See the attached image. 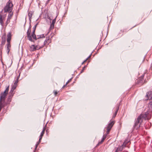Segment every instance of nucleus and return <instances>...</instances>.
<instances>
[{
  "instance_id": "c756f323",
  "label": "nucleus",
  "mask_w": 152,
  "mask_h": 152,
  "mask_svg": "<svg viewBox=\"0 0 152 152\" xmlns=\"http://www.w3.org/2000/svg\"><path fill=\"white\" fill-rule=\"evenodd\" d=\"M32 15L31 13H28V15L29 18H30V17H31Z\"/></svg>"
},
{
  "instance_id": "5701e85b",
  "label": "nucleus",
  "mask_w": 152,
  "mask_h": 152,
  "mask_svg": "<svg viewBox=\"0 0 152 152\" xmlns=\"http://www.w3.org/2000/svg\"><path fill=\"white\" fill-rule=\"evenodd\" d=\"M9 86H8L7 88H6L5 90L4 91V92H5V93H7V94H8V91L9 90Z\"/></svg>"
},
{
  "instance_id": "4c0bfd02",
  "label": "nucleus",
  "mask_w": 152,
  "mask_h": 152,
  "mask_svg": "<svg viewBox=\"0 0 152 152\" xmlns=\"http://www.w3.org/2000/svg\"><path fill=\"white\" fill-rule=\"evenodd\" d=\"M88 60V58H86V60H85L84 61H83V62L85 63V62L87 60Z\"/></svg>"
},
{
  "instance_id": "ea45409f",
  "label": "nucleus",
  "mask_w": 152,
  "mask_h": 152,
  "mask_svg": "<svg viewBox=\"0 0 152 152\" xmlns=\"http://www.w3.org/2000/svg\"><path fill=\"white\" fill-rule=\"evenodd\" d=\"M36 28H33V30H34V31H35V30H36Z\"/></svg>"
},
{
  "instance_id": "423d86ee",
  "label": "nucleus",
  "mask_w": 152,
  "mask_h": 152,
  "mask_svg": "<svg viewBox=\"0 0 152 152\" xmlns=\"http://www.w3.org/2000/svg\"><path fill=\"white\" fill-rule=\"evenodd\" d=\"M114 122L113 121H112L110 122V123L109 124L108 126L107 127V134H109V132L110 130L112 127L113 126L114 124Z\"/></svg>"
},
{
  "instance_id": "f3484780",
  "label": "nucleus",
  "mask_w": 152,
  "mask_h": 152,
  "mask_svg": "<svg viewBox=\"0 0 152 152\" xmlns=\"http://www.w3.org/2000/svg\"><path fill=\"white\" fill-rule=\"evenodd\" d=\"M124 146V143L122 144V146L120 147L119 148H118L116 150L115 152H118V151H122L123 148Z\"/></svg>"
},
{
  "instance_id": "a211bd4d",
  "label": "nucleus",
  "mask_w": 152,
  "mask_h": 152,
  "mask_svg": "<svg viewBox=\"0 0 152 152\" xmlns=\"http://www.w3.org/2000/svg\"><path fill=\"white\" fill-rule=\"evenodd\" d=\"M13 96L9 95L8 96V99L7 100V103L10 102L11 101V99Z\"/></svg>"
},
{
  "instance_id": "7c9ffc66",
  "label": "nucleus",
  "mask_w": 152,
  "mask_h": 152,
  "mask_svg": "<svg viewBox=\"0 0 152 152\" xmlns=\"http://www.w3.org/2000/svg\"><path fill=\"white\" fill-rule=\"evenodd\" d=\"M58 94V92L57 91H55L54 92V94L55 95H56Z\"/></svg>"
},
{
  "instance_id": "6e6552de",
  "label": "nucleus",
  "mask_w": 152,
  "mask_h": 152,
  "mask_svg": "<svg viewBox=\"0 0 152 152\" xmlns=\"http://www.w3.org/2000/svg\"><path fill=\"white\" fill-rule=\"evenodd\" d=\"M124 148L125 147H128L129 145L130 144V139L129 137L126 139L124 141Z\"/></svg>"
},
{
  "instance_id": "9b49d317",
  "label": "nucleus",
  "mask_w": 152,
  "mask_h": 152,
  "mask_svg": "<svg viewBox=\"0 0 152 152\" xmlns=\"http://www.w3.org/2000/svg\"><path fill=\"white\" fill-rule=\"evenodd\" d=\"M30 50L31 51H34L36 50H38V49L37 48V46H35L34 45H32L30 46Z\"/></svg>"
},
{
  "instance_id": "473e14b6",
  "label": "nucleus",
  "mask_w": 152,
  "mask_h": 152,
  "mask_svg": "<svg viewBox=\"0 0 152 152\" xmlns=\"http://www.w3.org/2000/svg\"><path fill=\"white\" fill-rule=\"evenodd\" d=\"M20 74H19V75L17 77V79H16V80H18V79L19 78V77H20Z\"/></svg>"
},
{
  "instance_id": "a19ab883",
  "label": "nucleus",
  "mask_w": 152,
  "mask_h": 152,
  "mask_svg": "<svg viewBox=\"0 0 152 152\" xmlns=\"http://www.w3.org/2000/svg\"><path fill=\"white\" fill-rule=\"evenodd\" d=\"M50 0H48V2Z\"/></svg>"
},
{
  "instance_id": "7ed1b4c3",
  "label": "nucleus",
  "mask_w": 152,
  "mask_h": 152,
  "mask_svg": "<svg viewBox=\"0 0 152 152\" xmlns=\"http://www.w3.org/2000/svg\"><path fill=\"white\" fill-rule=\"evenodd\" d=\"M147 100H149L148 107L152 109V91H150L147 93L146 96Z\"/></svg>"
},
{
  "instance_id": "bb28decb",
  "label": "nucleus",
  "mask_w": 152,
  "mask_h": 152,
  "mask_svg": "<svg viewBox=\"0 0 152 152\" xmlns=\"http://www.w3.org/2000/svg\"><path fill=\"white\" fill-rule=\"evenodd\" d=\"M14 93H13V91H10L9 92V95L13 96V94Z\"/></svg>"
},
{
  "instance_id": "dca6fc26",
  "label": "nucleus",
  "mask_w": 152,
  "mask_h": 152,
  "mask_svg": "<svg viewBox=\"0 0 152 152\" xmlns=\"http://www.w3.org/2000/svg\"><path fill=\"white\" fill-rule=\"evenodd\" d=\"M106 138V135H104L103 136V137L102 140L99 142L98 144H97V145H99L101 144L102 142L104 141V140Z\"/></svg>"
},
{
  "instance_id": "ddd939ff",
  "label": "nucleus",
  "mask_w": 152,
  "mask_h": 152,
  "mask_svg": "<svg viewBox=\"0 0 152 152\" xmlns=\"http://www.w3.org/2000/svg\"><path fill=\"white\" fill-rule=\"evenodd\" d=\"M56 17H56V18L52 20V23L51 24L50 26V28L51 29H53L54 27V24L56 22Z\"/></svg>"
},
{
  "instance_id": "f257e3e1",
  "label": "nucleus",
  "mask_w": 152,
  "mask_h": 152,
  "mask_svg": "<svg viewBox=\"0 0 152 152\" xmlns=\"http://www.w3.org/2000/svg\"><path fill=\"white\" fill-rule=\"evenodd\" d=\"M13 6L12 3L11 2L8 1L7 3V5L4 8V10L5 12H10V14L8 16V18L6 23V25L10 22V19L11 18L13 15V12H11L12 10Z\"/></svg>"
},
{
  "instance_id": "c85d7f7f",
  "label": "nucleus",
  "mask_w": 152,
  "mask_h": 152,
  "mask_svg": "<svg viewBox=\"0 0 152 152\" xmlns=\"http://www.w3.org/2000/svg\"><path fill=\"white\" fill-rule=\"evenodd\" d=\"M72 78H71L66 83V85H67V84L71 81Z\"/></svg>"
},
{
  "instance_id": "37998d69",
  "label": "nucleus",
  "mask_w": 152,
  "mask_h": 152,
  "mask_svg": "<svg viewBox=\"0 0 152 152\" xmlns=\"http://www.w3.org/2000/svg\"><path fill=\"white\" fill-rule=\"evenodd\" d=\"M124 152H128V151H124Z\"/></svg>"
},
{
  "instance_id": "9d476101",
  "label": "nucleus",
  "mask_w": 152,
  "mask_h": 152,
  "mask_svg": "<svg viewBox=\"0 0 152 152\" xmlns=\"http://www.w3.org/2000/svg\"><path fill=\"white\" fill-rule=\"evenodd\" d=\"M4 17L2 15H1L0 12V23L1 25L3 26L4 25V23L3 20L4 19Z\"/></svg>"
},
{
  "instance_id": "c9c22d12",
  "label": "nucleus",
  "mask_w": 152,
  "mask_h": 152,
  "mask_svg": "<svg viewBox=\"0 0 152 152\" xmlns=\"http://www.w3.org/2000/svg\"><path fill=\"white\" fill-rule=\"evenodd\" d=\"M67 85H66V84L64 85L63 87H62V88H64Z\"/></svg>"
},
{
  "instance_id": "f704fd0d",
  "label": "nucleus",
  "mask_w": 152,
  "mask_h": 152,
  "mask_svg": "<svg viewBox=\"0 0 152 152\" xmlns=\"http://www.w3.org/2000/svg\"><path fill=\"white\" fill-rule=\"evenodd\" d=\"M38 145L37 144H36V145L35 147V149H36L37 148V147H38Z\"/></svg>"
},
{
  "instance_id": "e433bc0d",
  "label": "nucleus",
  "mask_w": 152,
  "mask_h": 152,
  "mask_svg": "<svg viewBox=\"0 0 152 152\" xmlns=\"http://www.w3.org/2000/svg\"><path fill=\"white\" fill-rule=\"evenodd\" d=\"M91 54L87 58H88H88H90L91 57Z\"/></svg>"
},
{
  "instance_id": "c03bdc74",
  "label": "nucleus",
  "mask_w": 152,
  "mask_h": 152,
  "mask_svg": "<svg viewBox=\"0 0 152 152\" xmlns=\"http://www.w3.org/2000/svg\"><path fill=\"white\" fill-rule=\"evenodd\" d=\"M38 23H37L36 25H37H37H38Z\"/></svg>"
},
{
  "instance_id": "a878e982",
  "label": "nucleus",
  "mask_w": 152,
  "mask_h": 152,
  "mask_svg": "<svg viewBox=\"0 0 152 152\" xmlns=\"http://www.w3.org/2000/svg\"><path fill=\"white\" fill-rule=\"evenodd\" d=\"M18 80H17L14 83V86H15L17 87V83L18 82Z\"/></svg>"
},
{
  "instance_id": "a18cd8bd",
  "label": "nucleus",
  "mask_w": 152,
  "mask_h": 152,
  "mask_svg": "<svg viewBox=\"0 0 152 152\" xmlns=\"http://www.w3.org/2000/svg\"><path fill=\"white\" fill-rule=\"evenodd\" d=\"M115 115V113H114V115Z\"/></svg>"
},
{
  "instance_id": "2eb2a0df",
  "label": "nucleus",
  "mask_w": 152,
  "mask_h": 152,
  "mask_svg": "<svg viewBox=\"0 0 152 152\" xmlns=\"http://www.w3.org/2000/svg\"><path fill=\"white\" fill-rule=\"evenodd\" d=\"M7 53L8 54H9V52L10 51V48L11 47V45L10 44V42H7Z\"/></svg>"
},
{
  "instance_id": "f8f14e48",
  "label": "nucleus",
  "mask_w": 152,
  "mask_h": 152,
  "mask_svg": "<svg viewBox=\"0 0 152 152\" xmlns=\"http://www.w3.org/2000/svg\"><path fill=\"white\" fill-rule=\"evenodd\" d=\"M45 129H46V128L45 127H44L43 128V129L42 132L41 133V134L39 136V140H41V139L42 138V136H43V135L45 133Z\"/></svg>"
},
{
  "instance_id": "aec40b11",
  "label": "nucleus",
  "mask_w": 152,
  "mask_h": 152,
  "mask_svg": "<svg viewBox=\"0 0 152 152\" xmlns=\"http://www.w3.org/2000/svg\"><path fill=\"white\" fill-rule=\"evenodd\" d=\"M37 37H38L37 38V39H38L39 38H45V36L44 34H42L40 35H37Z\"/></svg>"
},
{
  "instance_id": "f03ea898",
  "label": "nucleus",
  "mask_w": 152,
  "mask_h": 152,
  "mask_svg": "<svg viewBox=\"0 0 152 152\" xmlns=\"http://www.w3.org/2000/svg\"><path fill=\"white\" fill-rule=\"evenodd\" d=\"M138 117L142 121L143 119L145 120L150 119L151 118V115L149 113V112L147 111L144 114H140Z\"/></svg>"
},
{
  "instance_id": "cd10ccee",
  "label": "nucleus",
  "mask_w": 152,
  "mask_h": 152,
  "mask_svg": "<svg viewBox=\"0 0 152 152\" xmlns=\"http://www.w3.org/2000/svg\"><path fill=\"white\" fill-rule=\"evenodd\" d=\"M86 66H87V65H86V66H85L83 67V68L82 70V71H81V72L80 73H82V72H83V71H84V69H85L86 68Z\"/></svg>"
},
{
  "instance_id": "0eeeda50",
  "label": "nucleus",
  "mask_w": 152,
  "mask_h": 152,
  "mask_svg": "<svg viewBox=\"0 0 152 152\" xmlns=\"http://www.w3.org/2000/svg\"><path fill=\"white\" fill-rule=\"evenodd\" d=\"M144 77V75H142L138 79L137 82V84L142 85L145 82V80H144V82H143Z\"/></svg>"
},
{
  "instance_id": "79ce46f5",
  "label": "nucleus",
  "mask_w": 152,
  "mask_h": 152,
  "mask_svg": "<svg viewBox=\"0 0 152 152\" xmlns=\"http://www.w3.org/2000/svg\"><path fill=\"white\" fill-rule=\"evenodd\" d=\"M84 63L83 62L82 63V64H83Z\"/></svg>"
},
{
  "instance_id": "4468645a",
  "label": "nucleus",
  "mask_w": 152,
  "mask_h": 152,
  "mask_svg": "<svg viewBox=\"0 0 152 152\" xmlns=\"http://www.w3.org/2000/svg\"><path fill=\"white\" fill-rule=\"evenodd\" d=\"M7 42H10V41L11 39V33L10 32L8 33V34L7 35Z\"/></svg>"
},
{
  "instance_id": "b1692460",
  "label": "nucleus",
  "mask_w": 152,
  "mask_h": 152,
  "mask_svg": "<svg viewBox=\"0 0 152 152\" xmlns=\"http://www.w3.org/2000/svg\"><path fill=\"white\" fill-rule=\"evenodd\" d=\"M49 40V39H47L46 40H45L44 42V45H47L48 44V41Z\"/></svg>"
},
{
  "instance_id": "58836bf2",
  "label": "nucleus",
  "mask_w": 152,
  "mask_h": 152,
  "mask_svg": "<svg viewBox=\"0 0 152 152\" xmlns=\"http://www.w3.org/2000/svg\"><path fill=\"white\" fill-rule=\"evenodd\" d=\"M37 27V25H35V26H34V28H36Z\"/></svg>"
},
{
  "instance_id": "393cba45",
  "label": "nucleus",
  "mask_w": 152,
  "mask_h": 152,
  "mask_svg": "<svg viewBox=\"0 0 152 152\" xmlns=\"http://www.w3.org/2000/svg\"><path fill=\"white\" fill-rule=\"evenodd\" d=\"M32 37L35 40H37V38L36 37V35L35 34H31Z\"/></svg>"
},
{
  "instance_id": "6ab92c4d",
  "label": "nucleus",
  "mask_w": 152,
  "mask_h": 152,
  "mask_svg": "<svg viewBox=\"0 0 152 152\" xmlns=\"http://www.w3.org/2000/svg\"><path fill=\"white\" fill-rule=\"evenodd\" d=\"M5 42H6L5 38H3L2 37L1 45H3L4 44H5Z\"/></svg>"
},
{
  "instance_id": "4be33fe9",
  "label": "nucleus",
  "mask_w": 152,
  "mask_h": 152,
  "mask_svg": "<svg viewBox=\"0 0 152 152\" xmlns=\"http://www.w3.org/2000/svg\"><path fill=\"white\" fill-rule=\"evenodd\" d=\"M16 86H12L10 91H13L16 88Z\"/></svg>"
},
{
  "instance_id": "72a5a7b5",
  "label": "nucleus",
  "mask_w": 152,
  "mask_h": 152,
  "mask_svg": "<svg viewBox=\"0 0 152 152\" xmlns=\"http://www.w3.org/2000/svg\"><path fill=\"white\" fill-rule=\"evenodd\" d=\"M35 31L34 30H33L32 32V34H35Z\"/></svg>"
},
{
  "instance_id": "20e7f679",
  "label": "nucleus",
  "mask_w": 152,
  "mask_h": 152,
  "mask_svg": "<svg viewBox=\"0 0 152 152\" xmlns=\"http://www.w3.org/2000/svg\"><path fill=\"white\" fill-rule=\"evenodd\" d=\"M142 122L141 120L138 117L134 126L133 127L134 129L137 130L139 129L140 126V124Z\"/></svg>"
},
{
  "instance_id": "412c9836",
  "label": "nucleus",
  "mask_w": 152,
  "mask_h": 152,
  "mask_svg": "<svg viewBox=\"0 0 152 152\" xmlns=\"http://www.w3.org/2000/svg\"><path fill=\"white\" fill-rule=\"evenodd\" d=\"M118 108H119V107H118V108H117V110H116L115 113V115H113V118H114L115 117L117 114V112H118Z\"/></svg>"
},
{
  "instance_id": "39448f33",
  "label": "nucleus",
  "mask_w": 152,
  "mask_h": 152,
  "mask_svg": "<svg viewBox=\"0 0 152 152\" xmlns=\"http://www.w3.org/2000/svg\"><path fill=\"white\" fill-rule=\"evenodd\" d=\"M31 23H30L27 32V39L29 41L31 42H33V39H32L31 36Z\"/></svg>"
},
{
  "instance_id": "1a4fd4ad",
  "label": "nucleus",
  "mask_w": 152,
  "mask_h": 152,
  "mask_svg": "<svg viewBox=\"0 0 152 152\" xmlns=\"http://www.w3.org/2000/svg\"><path fill=\"white\" fill-rule=\"evenodd\" d=\"M7 94V93H5V92L1 93V94L0 99L5 100V98Z\"/></svg>"
},
{
  "instance_id": "2f4dec72",
  "label": "nucleus",
  "mask_w": 152,
  "mask_h": 152,
  "mask_svg": "<svg viewBox=\"0 0 152 152\" xmlns=\"http://www.w3.org/2000/svg\"><path fill=\"white\" fill-rule=\"evenodd\" d=\"M41 140H39V141H38V142H37V143H36V144H37L38 145L39 144V143H40V142H41Z\"/></svg>"
}]
</instances>
